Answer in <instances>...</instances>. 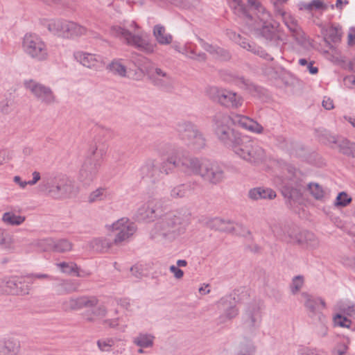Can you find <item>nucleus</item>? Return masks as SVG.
I'll list each match as a JSON object with an SVG mask.
<instances>
[{
  "label": "nucleus",
  "mask_w": 355,
  "mask_h": 355,
  "mask_svg": "<svg viewBox=\"0 0 355 355\" xmlns=\"http://www.w3.org/2000/svg\"><path fill=\"white\" fill-rule=\"evenodd\" d=\"M234 124L255 134H261L263 127L257 121L247 116L232 113L217 114L214 119L213 129L218 140L232 151L243 137L231 127Z\"/></svg>",
  "instance_id": "1"
},
{
  "label": "nucleus",
  "mask_w": 355,
  "mask_h": 355,
  "mask_svg": "<svg viewBox=\"0 0 355 355\" xmlns=\"http://www.w3.org/2000/svg\"><path fill=\"white\" fill-rule=\"evenodd\" d=\"M250 8L247 12L251 15L252 20L246 17L247 24L257 35L263 37L268 43L276 47L286 42L285 35L281 32L275 24L270 22V15L257 0H248Z\"/></svg>",
  "instance_id": "2"
},
{
  "label": "nucleus",
  "mask_w": 355,
  "mask_h": 355,
  "mask_svg": "<svg viewBox=\"0 0 355 355\" xmlns=\"http://www.w3.org/2000/svg\"><path fill=\"white\" fill-rule=\"evenodd\" d=\"M189 220L190 214L184 209L166 213L155 223L150 237L157 241H171L185 232Z\"/></svg>",
  "instance_id": "3"
},
{
  "label": "nucleus",
  "mask_w": 355,
  "mask_h": 355,
  "mask_svg": "<svg viewBox=\"0 0 355 355\" xmlns=\"http://www.w3.org/2000/svg\"><path fill=\"white\" fill-rule=\"evenodd\" d=\"M138 28L139 26L134 21H125L119 25L112 26L110 28V34L140 51L148 53H153L154 45L139 33Z\"/></svg>",
  "instance_id": "4"
},
{
  "label": "nucleus",
  "mask_w": 355,
  "mask_h": 355,
  "mask_svg": "<svg viewBox=\"0 0 355 355\" xmlns=\"http://www.w3.org/2000/svg\"><path fill=\"white\" fill-rule=\"evenodd\" d=\"M40 189L57 200L69 198L76 191L73 181L62 174L43 178Z\"/></svg>",
  "instance_id": "5"
},
{
  "label": "nucleus",
  "mask_w": 355,
  "mask_h": 355,
  "mask_svg": "<svg viewBox=\"0 0 355 355\" xmlns=\"http://www.w3.org/2000/svg\"><path fill=\"white\" fill-rule=\"evenodd\" d=\"M107 150V145L105 143H95L91 145L89 155L83 163L79 174V180L84 184H90L96 177L101 160Z\"/></svg>",
  "instance_id": "6"
},
{
  "label": "nucleus",
  "mask_w": 355,
  "mask_h": 355,
  "mask_svg": "<svg viewBox=\"0 0 355 355\" xmlns=\"http://www.w3.org/2000/svg\"><path fill=\"white\" fill-rule=\"evenodd\" d=\"M33 279H51V277L47 274H32L26 278L20 277H6L0 278V292L13 294L26 295L30 290L29 284Z\"/></svg>",
  "instance_id": "7"
},
{
  "label": "nucleus",
  "mask_w": 355,
  "mask_h": 355,
  "mask_svg": "<svg viewBox=\"0 0 355 355\" xmlns=\"http://www.w3.org/2000/svg\"><path fill=\"white\" fill-rule=\"evenodd\" d=\"M21 49L25 55L35 62H43L49 58L47 44L37 34L26 33L22 39Z\"/></svg>",
  "instance_id": "8"
},
{
  "label": "nucleus",
  "mask_w": 355,
  "mask_h": 355,
  "mask_svg": "<svg viewBox=\"0 0 355 355\" xmlns=\"http://www.w3.org/2000/svg\"><path fill=\"white\" fill-rule=\"evenodd\" d=\"M232 152L239 158L252 164L263 162L266 157L265 150L246 137L241 138Z\"/></svg>",
  "instance_id": "9"
},
{
  "label": "nucleus",
  "mask_w": 355,
  "mask_h": 355,
  "mask_svg": "<svg viewBox=\"0 0 355 355\" xmlns=\"http://www.w3.org/2000/svg\"><path fill=\"white\" fill-rule=\"evenodd\" d=\"M180 140L193 150H199L205 146L206 140L198 128L189 121H180L176 127Z\"/></svg>",
  "instance_id": "10"
},
{
  "label": "nucleus",
  "mask_w": 355,
  "mask_h": 355,
  "mask_svg": "<svg viewBox=\"0 0 355 355\" xmlns=\"http://www.w3.org/2000/svg\"><path fill=\"white\" fill-rule=\"evenodd\" d=\"M169 165L168 157L159 164L155 159H148L141 167V175L151 183L158 182L164 174L168 175L172 172L173 168Z\"/></svg>",
  "instance_id": "11"
},
{
  "label": "nucleus",
  "mask_w": 355,
  "mask_h": 355,
  "mask_svg": "<svg viewBox=\"0 0 355 355\" xmlns=\"http://www.w3.org/2000/svg\"><path fill=\"white\" fill-rule=\"evenodd\" d=\"M205 159L183 154L178 157H168V162L174 167L180 168L186 175H199Z\"/></svg>",
  "instance_id": "12"
},
{
  "label": "nucleus",
  "mask_w": 355,
  "mask_h": 355,
  "mask_svg": "<svg viewBox=\"0 0 355 355\" xmlns=\"http://www.w3.org/2000/svg\"><path fill=\"white\" fill-rule=\"evenodd\" d=\"M207 94L214 101L229 108L237 109L243 103L241 95L226 89L211 87L208 89Z\"/></svg>",
  "instance_id": "13"
},
{
  "label": "nucleus",
  "mask_w": 355,
  "mask_h": 355,
  "mask_svg": "<svg viewBox=\"0 0 355 355\" xmlns=\"http://www.w3.org/2000/svg\"><path fill=\"white\" fill-rule=\"evenodd\" d=\"M50 32L63 37L80 36L87 33V29L76 23L61 19L51 20L48 24Z\"/></svg>",
  "instance_id": "14"
},
{
  "label": "nucleus",
  "mask_w": 355,
  "mask_h": 355,
  "mask_svg": "<svg viewBox=\"0 0 355 355\" xmlns=\"http://www.w3.org/2000/svg\"><path fill=\"white\" fill-rule=\"evenodd\" d=\"M262 313L260 304L252 302L246 305L242 314L243 327L250 332L258 329L261 323Z\"/></svg>",
  "instance_id": "15"
},
{
  "label": "nucleus",
  "mask_w": 355,
  "mask_h": 355,
  "mask_svg": "<svg viewBox=\"0 0 355 355\" xmlns=\"http://www.w3.org/2000/svg\"><path fill=\"white\" fill-rule=\"evenodd\" d=\"M199 176L205 182L216 185L222 182L225 178L223 168L218 164L205 159Z\"/></svg>",
  "instance_id": "16"
},
{
  "label": "nucleus",
  "mask_w": 355,
  "mask_h": 355,
  "mask_svg": "<svg viewBox=\"0 0 355 355\" xmlns=\"http://www.w3.org/2000/svg\"><path fill=\"white\" fill-rule=\"evenodd\" d=\"M24 86L42 103L49 105L55 102V96L49 87L32 79L25 80Z\"/></svg>",
  "instance_id": "17"
},
{
  "label": "nucleus",
  "mask_w": 355,
  "mask_h": 355,
  "mask_svg": "<svg viewBox=\"0 0 355 355\" xmlns=\"http://www.w3.org/2000/svg\"><path fill=\"white\" fill-rule=\"evenodd\" d=\"M137 227L128 218H122L112 224V230L116 232L114 239L115 244H119L128 239L136 232Z\"/></svg>",
  "instance_id": "18"
},
{
  "label": "nucleus",
  "mask_w": 355,
  "mask_h": 355,
  "mask_svg": "<svg viewBox=\"0 0 355 355\" xmlns=\"http://www.w3.org/2000/svg\"><path fill=\"white\" fill-rule=\"evenodd\" d=\"M73 56L77 62L93 71H101L105 67L104 58L100 55L84 51H76L74 53Z\"/></svg>",
  "instance_id": "19"
},
{
  "label": "nucleus",
  "mask_w": 355,
  "mask_h": 355,
  "mask_svg": "<svg viewBox=\"0 0 355 355\" xmlns=\"http://www.w3.org/2000/svg\"><path fill=\"white\" fill-rule=\"evenodd\" d=\"M276 11L282 16L284 24L291 33L295 41L300 44H304L306 40L305 34L298 24L297 21L292 15L286 14L281 8H277Z\"/></svg>",
  "instance_id": "20"
},
{
  "label": "nucleus",
  "mask_w": 355,
  "mask_h": 355,
  "mask_svg": "<svg viewBox=\"0 0 355 355\" xmlns=\"http://www.w3.org/2000/svg\"><path fill=\"white\" fill-rule=\"evenodd\" d=\"M218 307L223 311L218 318L220 323L226 322L234 318L239 313V310L236 307L234 299L230 296L221 298L218 302Z\"/></svg>",
  "instance_id": "21"
},
{
  "label": "nucleus",
  "mask_w": 355,
  "mask_h": 355,
  "mask_svg": "<svg viewBox=\"0 0 355 355\" xmlns=\"http://www.w3.org/2000/svg\"><path fill=\"white\" fill-rule=\"evenodd\" d=\"M148 75L152 83L159 87L168 89L173 85L171 77L158 67H151L148 69Z\"/></svg>",
  "instance_id": "22"
},
{
  "label": "nucleus",
  "mask_w": 355,
  "mask_h": 355,
  "mask_svg": "<svg viewBox=\"0 0 355 355\" xmlns=\"http://www.w3.org/2000/svg\"><path fill=\"white\" fill-rule=\"evenodd\" d=\"M98 304L96 297L82 296L78 298H71L62 303V309L65 311L78 310L82 308H92Z\"/></svg>",
  "instance_id": "23"
},
{
  "label": "nucleus",
  "mask_w": 355,
  "mask_h": 355,
  "mask_svg": "<svg viewBox=\"0 0 355 355\" xmlns=\"http://www.w3.org/2000/svg\"><path fill=\"white\" fill-rule=\"evenodd\" d=\"M159 202L156 200H150L141 205L137 209V218L141 220H153L160 213Z\"/></svg>",
  "instance_id": "24"
},
{
  "label": "nucleus",
  "mask_w": 355,
  "mask_h": 355,
  "mask_svg": "<svg viewBox=\"0 0 355 355\" xmlns=\"http://www.w3.org/2000/svg\"><path fill=\"white\" fill-rule=\"evenodd\" d=\"M234 36L232 39L236 42L241 47L250 51L256 55H258L261 58H263L267 60H272V57L266 52L261 47L257 46L253 42H249L246 39L242 38L240 35L233 33Z\"/></svg>",
  "instance_id": "25"
},
{
  "label": "nucleus",
  "mask_w": 355,
  "mask_h": 355,
  "mask_svg": "<svg viewBox=\"0 0 355 355\" xmlns=\"http://www.w3.org/2000/svg\"><path fill=\"white\" fill-rule=\"evenodd\" d=\"M297 172L294 173V179L289 182H284L282 186V194L284 197L294 199L300 195L301 183L297 178Z\"/></svg>",
  "instance_id": "26"
},
{
  "label": "nucleus",
  "mask_w": 355,
  "mask_h": 355,
  "mask_svg": "<svg viewBox=\"0 0 355 355\" xmlns=\"http://www.w3.org/2000/svg\"><path fill=\"white\" fill-rule=\"evenodd\" d=\"M0 355H18L20 343L17 339L10 338L0 342Z\"/></svg>",
  "instance_id": "27"
},
{
  "label": "nucleus",
  "mask_w": 355,
  "mask_h": 355,
  "mask_svg": "<svg viewBox=\"0 0 355 355\" xmlns=\"http://www.w3.org/2000/svg\"><path fill=\"white\" fill-rule=\"evenodd\" d=\"M155 337L150 333L139 332L133 337L132 343L141 348H152L154 346Z\"/></svg>",
  "instance_id": "28"
},
{
  "label": "nucleus",
  "mask_w": 355,
  "mask_h": 355,
  "mask_svg": "<svg viewBox=\"0 0 355 355\" xmlns=\"http://www.w3.org/2000/svg\"><path fill=\"white\" fill-rule=\"evenodd\" d=\"M248 197L253 200L261 199L272 200L276 197V193L269 188L257 187L249 191Z\"/></svg>",
  "instance_id": "29"
},
{
  "label": "nucleus",
  "mask_w": 355,
  "mask_h": 355,
  "mask_svg": "<svg viewBox=\"0 0 355 355\" xmlns=\"http://www.w3.org/2000/svg\"><path fill=\"white\" fill-rule=\"evenodd\" d=\"M256 347L253 341L247 338H243L236 346L235 355H254Z\"/></svg>",
  "instance_id": "30"
},
{
  "label": "nucleus",
  "mask_w": 355,
  "mask_h": 355,
  "mask_svg": "<svg viewBox=\"0 0 355 355\" xmlns=\"http://www.w3.org/2000/svg\"><path fill=\"white\" fill-rule=\"evenodd\" d=\"M302 295L306 299L304 306L311 312L315 313L325 308V302L322 298L314 297L307 293H303Z\"/></svg>",
  "instance_id": "31"
},
{
  "label": "nucleus",
  "mask_w": 355,
  "mask_h": 355,
  "mask_svg": "<svg viewBox=\"0 0 355 355\" xmlns=\"http://www.w3.org/2000/svg\"><path fill=\"white\" fill-rule=\"evenodd\" d=\"M153 35L157 42L162 45L170 44L173 41L172 35L170 33H166L164 26L161 24H157L154 26Z\"/></svg>",
  "instance_id": "32"
},
{
  "label": "nucleus",
  "mask_w": 355,
  "mask_h": 355,
  "mask_svg": "<svg viewBox=\"0 0 355 355\" xmlns=\"http://www.w3.org/2000/svg\"><path fill=\"white\" fill-rule=\"evenodd\" d=\"M341 36L342 33L340 28L331 26L326 30L324 40L330 49H334L331 42L335 44L340 42Z\"/></svg>",
  "instance_id": "33"
},
{
  "label": "nucleus",
  "mask_w": 355,
  "mask_h": 355,
  "mask_svg": "<svg viewBox=\"0 0 355 355\" xmlns=\"http://www.w3.org/2000/svg\"><path fill=\"white\" fill-rule=\"evenodd\" d=\"M198 40L201 45V46L209 53L221 58L222 59L227 60L230 58L229 53L223 49H221L218 46H213L207 42H206L203 39L200 37H198Z\"/></svg>",
  "instance_id": "34"
},
{
  "label": "nucleus",
  "mask_w": 355,
  "mask_h": 355,
  "mask_svg": "<svg viewBox=\"0 0 355 355\" xmlns=\"http://www.w3.org/2000/svg\"><path fill=\"white\" fill-rule=\"evenodd\" d=\"M196 185H198L196 182L178 185L171 190V196L173 198L185 197L193 191L194 187Z\"/></svg>",
  "instance_id": "35"
},
{
  "label": "nucleus",
  "mask_w": 355,
  "mask_h": 355,
  "mask_svg": "<svg viewBox=\"0 0 355 355\" xmlns=\"http://www.w3.org/2000/svg\"><path fill=\"white\" fill-rule=\"evenodd\" d=\"M342 153L355 157V143L349 140L338 137V143L336 144Z\"/></svg>",
  "instance_id": "36"
},
{
  "label": "nucleus",
  "mask_w": 355,
  "mask_h": 355,
  "mask_svg": "<svg viewBox=\"0 0 355 355\" xmlns=\"http://www.w3.org/2000/svg\"><path fill=\"white\" fill-rule=\"evenodd\" d=\"M89 247L96 252H105L112 245L111 241L105 238H95L89 241Z\"/></svg>",
  "instance_id": "37"
},
{
  "label": "nucleus",
  "mask_w": 355,
  "mask_h": 355,
  "mask_svg": "<svg viewBox=\"0 0 355 355\" xmlns=\"http://www.w3.org/2000/svg\"><path fill=\"white\" fill-rule=\"evenodd\" d=\"M315 131L316 136L320 142L327 145L338 143V136L331 135L326 129L318 128Z\"/></svg>",
  "instance_id": "38"
},
{
  "label": "nucleus",
  "mask_w": 355,
  "mask_h": 355,
  "mask_svg": "<svg viewBox=\"0 0 355 355\" xmlns=\"http://www.w3.org/2000/svg\"><path fill=\"white\" fill-rule=\"evenodd\" d=\"M73 248V243L67 239H54L53 252L66 253Z\"/></svg>",
  "instance_id": "39"
},
{
  "label": "nucleus",
  "mask_w": 355,
  "mask_h": 355,
  "mask_svg": "<svg viewBox=\"0 0 355 355\" xmlns=\"http://www.w3.org/2000/svg\"><path fill=\"white\" fill-rule=\"evenodd\" d=\"M210 226L220 232H232L234 230V227L231 221H225L220 218L213 219Z\"/></svg>",
  "instance_id": "40"
},
{
  "label": "nucleus",
  "mask_w": 355,
  "mask_h": 355,
  "mask_svg": "<svg viewBox=\"0 0 355 355\" xmlns=\"http://www.w3.org/2000/svg\"><path fill=\"white\" fill-rule=\"evenodd\" d=\"M107 69L112 73L125 77L126 76V67L121 64L119 60H114L107 66Z\"/></svg>",
  "instance_id": "41"
},
{
  "label": "nucleus",
  "mask_w": 355,
  "mask_h": 355,
  "mask_svg": "<svg viewBox=\"0 0 355 355\" xmlns=\"http://www.w3.org/2000/svg\"><path fill=\"white\" fill-rule=\"evenodd\" d=\"M2 220L7 225H19L24 222L25 217L13 212H6L3 214Z\"/></svg>",
  "instance_id": "42"
},
{
  "label": "nucleus",
  "mask_w": 355,
  "mask_h": 355,
  "mask_svg": "<svg viewBox=\"0 0 355 355\" xmlns=\"http://www.w3.org/2000/svg\"><path fill=\"white\" fill-rule=\"evenodd\" d=\"M109 196V193L105 188L99 187L92 191L89 197L88 202L90 203L105 200Z\"/></svg>",
  "instance_id": "43"
},
{
  "label": "nucleus",
  "mask_w": 355,
  "mask_h": 355,
  "mask_svg": "<svg viewBox=\"0 0 355 355\" xmlns=\"http://www.w3.org/2000/svg\"><path fill=\"white\" fill-rule=\"evenodd\" d=\"M156 150L161 156L168 155V157L173 156L174 157H178L174 146L170 143H161L157 146Z\"/></svg>",
  "instance_id": "44"
},
{
  "label": "nucleus",
  "mask_w": 355,
  "mask_h": 355,
  "mask_svg": "<svg viewBox=\"0 0 355 355\" xmlns=\"http://www.w3.org/2000/svg\"><path fill=\"white\" fill-rule=\"evenodd\" d=\"M56 287L57 292L60 295L76 291L78 288L75 283L70 280L62 281Z\"/></svg>",
  "instance_id": "45"
},
{
  "label": "nucleus",
  "mask_w": 355,
  "mask_h": 355,
  "mask_svg": "<svg viewBox=\"0 0 355 355\" xmlns=\"http://www.w3.org/2000/svg\"><path fill=\"white\" fill-rule=\"evenodd\" d=\"M308 231L291 232L288 233L290 242L296 243L298 245L305 246L306 244V234Z\"/></svg>",
  "instance_id": "46"
},
{
  "label": "nucleus",
  "mask_w": 355,
  "mask_h": 355,
  "mask_svg": "<svg viewBox=\"0 0 355 355\" xmlns=\"http://www.w3.org/2000/svg\"><path fill=\"white\" fill-rule=\"evenodd\" d=\"M182 54L185 55L189 58L200 62L205 61L207 58L206 54L205 53H196L194 49H192L187 46L184 48V52H182Z\"/></svg>",
  "instance_id": "47"
},
{
  "label": "nucleus",
  "mask_w": 355,
  "mask_h": 355,
  "mask_svg": "<svg viewBox=\"0 0 355 355\" xmlns=\"http://www.w3.org/2000/svg\"><path fill=\"white\" fill-rule=\"evenodd\" d=\"M308 189L311 196L316 200H322L325 194V191L322 187L317 183H309L307 185Z\"/></svg>",
  "instance_id": "48"
},
{
  "label": "nucleus",
  "mask_w": 355,
  "mask_h": 355,
  "mask_svg": "<svg viewBox=\"0 0 355 355\" xmlns=\"http://www.w3.org/2000/svg\"><path fill=\"white\" fill-rule=\"evenodd\" d=\"M116 340L112 338H105L97 341V345L102 352H110L114 345Z\"/></svg>",
  "instance_id": "49"
},
{
  "label": "nucleus",
  "mask_w": 355,
  "mask_h": 355,
  "mask_svg": "<svg viewBox=\"0 0 355 355\" xmlns=\"http://www.w3.org/2000/svg\"><path fill=\"white\" fill-rule=\"evenodd\" d=\"M235 84L240 88L248 90L250 92L257 91V88L250 80L245 79L243 77H238L235 80Z\"/></svg>",
  "instance_id": "50"
},
{
  "label": "nucleus",
  "mask_w": 355,
  "mask_h": 355,
  "mask_svg": "<svg viewBox=\"0 0 355 355\" xmlns=\"http://www.w3.org/2000/svg\"><path fill=\"white\" fill-rule=\"evenodd\" d=\"M349 343V340L346 338L345 340H343L338 343L335 347L333 349L331 352L332 355H347V352L348 351V345Z\"/></svg>",
  "instance_id": "51"
},
{
  "label": "nucleus",
  "mask_w": 355,
  "mask_h": 355,
  "mask_svg": "<svg viewBox=\"0 0 355 355\" xmlns=\"http://www.w3.org/2000/svg\"><path fill=\"white\" fill-rule=\"evenodd\" d=\"M54 239L46 238L38 240L35 242V245L42 251H53Z\"/></svg>",
  "instance_id": "52"
},
{
  "label": "nucleus",
  "mask_w": 355,
  "mask_h": 355,
  "mask_svg": "<svg viewBox=\"0 0 355 355\" xmlns=\"http://www.w3.org/2000/svg\"><path fill=\"white\" fill-rule=\"evenodd\" d=\"M352 202V198L349 197L347 193L342 191L338 193L336 198L334 205L336 207H346Z\"/></svg>",
  "instance_id": "53"
},
{
  "label": "nucleus",
  "mask_w": 355,
  "mask_h": 355,
  "mask_svg": "<svg viewBox=\"0 0 355 355\" xmlns=\"http://www.w3.org/2000/svg\"><path fill=\"white\" fill-rule=\"evenodd\" d=\"M56 266L60 268L61 271L67 274H72L78 270V266L73 262H61L56 263Z\"/></svg>",
  "instance_id": "54"
},
{
  "label": "nucleus",
  "mask_w": 355,
  "mask_h": 355,
  "mask_svg": "<svg viewBox=\"0 0 355 355\" xmlns=\"http://www.w3.org/2000/svg\"><path fill=\"white\" fill-rule=\"evenodd\" d=\"M334 323L336 326L341 327L349 328L352 324L351 320L340 313H337L334 316Z\"/></svg>",
  "instance_id": "55"
},
{
  "label": "nucleus",
  "mask_w": 355,
  "mask_h": 355,
  "mask_svg": "<svg viewBox=\"0 0 355 355\" xmlns=\"http://www.w3.org/2000/svg\"><path fill=\"white\" fill-rule=\"evenodd\" d=\"M92 314L94 316H86V320L88 321H93L95 318H102L106 315L107 309L104 305H99L97 307H95L92 311Z\"/></svg>",
  "instance_id": "56"
},
{
  "label": "nucleus",
  "mask_w": 355,
  "mask_h": 355,
  "mask_svg": "<svg viewBox=\"0 0 355 355\" xmlns=\"http://www.w3.org/2000/svg\"><path fill=\"white\" fill-rule=\"evenodd\" d=\"M304 284V277L302 275H297L293 278L291 284V290L293 294L297 293Z\"/></svg>",
  "instance_id": "57"
},
{
  "label": "nucleus",
  "mask_w": 355,
  "mask_h": 355,
  "mask_svg": "<svg viewBox=\"0 0 355 355\" xmlns=\"http://www.w3.org/2000/svg\"><path fill=\"white\" fill-rule=\"evenodd\" d=\"M319 246L318 238L312 233L308 231L306 234V248L311 250L316 249Z\"/></svg>",
  "instance_id": "58"
},
{
  "label": "nucleus",
  "mask_w": 355,
  "mask_h": 355,
  "mask_svg": "<svg viewBox=\"0 0 355 355\" xmlns=\"http://www.w3.org/2000/svg\"><path fill=\"white\" fill-rule=\"evenodd\" d=\"M297 355H322L321 352L316 348L301 347L297 350Z\"/></svg>",
  "instance_id": "59"
},
{
  "label": "nucleus",
  "mask_w": 355,
  "mask_h": 355,
  "mask_svg": "<svg viewBox=\"0 0 355 355\" xmlns=\"http://www.w3.org/2000/svg\"><path fill=\"white\" fill-rule=\"evenodd\" d=\"M340 310L343 313L355 318V304L347 306H343L340 308Z\"/></svg>",
  "instance_id": "60"
},
{
  "label": "nucleus",
  "mask_w": 355,
  "mask_h": 355,
  "mask_svg": "<svg viewBox=\"0 0 355 355\" xmlns=\"http://www.w3.org/2000/svg\"><path fill=\"white\" fill-rule=\"evenodd\" d=\"M169 270L173 274L174 277L178 279H181L184 275V272L174 265L171 266Z\"/></svg>",
  "instance_id": "61"
},
{
  "label": "nucleus",
  "mask_w": 355,
  "mask_h": 355,
  "mask_svg": "<svg viewBox=\"0 0 355 355\" xmlns=\"http://www.w3.org/2000/svg\"><path fill=\"white\" fill-rule=\"evenodd\" d=\"M118 305L126 310H130V302L128 298H120L116 300Z\"/></svg>",
  "instance_id": "62"
},
{
  "label": "nucleus",
  "mask_w": 355,
  "mask_h": 355,
  "mask_svg": "<svg viewBox=\"0 0 355 355\" xmlns=\"http://www.w3.org/2000/svg\"><path fill=\"white\" fill-rule=\"evenodd\" d=\"M12 105L10 100H5L1 103L0 109L3 113H8L10 111V107Z\"/></svg>",
  "instance_id": "63"
},
{
  "label": "nucleus",
  "mask_w": 355,
  "mask_h": 355,
  "mask_svg": "<svg viewBox=\"0 0 355 355\" xmlns=\"http://www.w3.org/2000/svg\"><path fill=\"white\" fill-rule=\"evenodd\" d=\"M322 105L326 110H331L334 107L333 101L330 98L324 97Z\"/></svg>",
  "instance_id": "64"
}]
</instances>
